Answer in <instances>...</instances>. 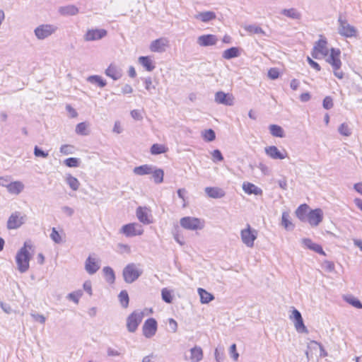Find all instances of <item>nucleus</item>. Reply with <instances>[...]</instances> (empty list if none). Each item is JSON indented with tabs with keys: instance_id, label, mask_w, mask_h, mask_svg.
Masks as SVG:
<instances>
[{
	"instance_id": "nucleus-28",
	"label": "nucleus",
	"mask_w": 362,
	"mask_h": 362,
	"mask_svg": "<svg viewBox=\"0 0 362 362\" xmlns=\"http://www.w3.org/2000/svg\"><path fill=\"white\" fill-rule=\"evenodd\" d=\"M6 187L11 194H18L23 189L24 185L20 181H15L7 185Z\"/></svg>"
},
{
	"instance_id": "nucleus-6",
	"label": "nucleus",
	"mask_w": 362,
	"mask_h": 362,
	"mask_svg": "<svg viewBox=\"0 0 362 362\" xmlns=\"http://www.w3.org/2000/svg\"><path fill=\"white\" fill-rule=\"evenodd\" d=\"M144 317L142 311L134 310L127 317V328L129 332H134L138 329Z\"/></svg>"
},
{
	"instance_id": "nucleus-29",
	"label": "nucleus",
	"mask_w": 362,
	"mask_h": 362,
	"mask_svg": "<svg viewBox=\"0 0 362 362\" xmlns=\"http://www.w3.org/2000/svg\"><path fill=\"white\" fill-rule=\"evenodd\" d=\"M197 292L200 296V301L203 304L209 303L214 299V296L204 288H199Z\"/></svg>"
},
{
	"instance_id": "nucleus-24",
	"label": "nucleus",
	"mask_w": 362,
	"mask_h": 362,
	"mask_svg": "<svg viewBox=\"0 0 362 362\" xmlns=\"http://www.w3.org/2000/svg\"><path fill=\"white\" fill-rule=\"evenodd\" d=\"M311 209L307 204H300L295 211L296 216L302 221H305L308 214Z\"/></svg>"
},
{
	"instance_id": "nucleus-7",
	"label": "nucleus",
	"mask_w": 362,
	"mask_h": 362,
	"mask_svg": "<svg viewBox=\"0 0 362 362\" xmlns=\"http://www.w3.org/2000/svg\"><path fill=\"white\" fill-rule=\"evenodd\" d=\"M26 216L19 211L11 214L7 221V228L9 230L17 229L22 226L25 221Z\"/></svg>"
},
{
	"instance_id": "nucleus-8",
	"label": "nucleus",
	"mask_w": 362,
	"mask_h": 362,
	"mask_svg": "<svg viewBox=\"0 0 362 362\" xmlns=\"http://www.w3.org/2000/svg\"><path fill=\"white\" fill-rule=\"evenodd\" d=\"M257 232L252 229L250 225L241 230L240 235L242 241L249 247L254 246V242L257 238Z\"/></svg>"
},
{
	"instance_id": "nucleus-54",
	"label": "nucleus",
	"mask_w": 362,
	"mask_h": 362,
	"mask_svg": "<svg viewBox=\"0 0 362 362\" xmlns=\"http://www.w3.org/2000/svg\"><path fill=\"white\" fill-rule=\"evenodd\" d=\"M65 164L70 168L78 166L79 161L76 158H69L64 160Z\"/></svg>"
},
{
	"instance_id": "nucleus-64",
	"label": "nucleus",
	"mask_w": 362,
	"mask_h": 362,
	"mask_svg": "<svg viewBox=\"0 0 362 362\" xmlns=\"http://www.w3.org/2000/svg\"><path fill=\"white\" fill-rule=\"evenodd\" d=\"M113 131L117 134L122 132V125L119 122H116L114 125Z\"/></svg>"
},
{
	"instance_id": "nucleus-59",
	"label": "nucleus",
	"mask_w": 362,
	"mask_h": 362,
	"mask_svg": "<svg viewBox=\"0 0 362 362\" xmlns=\"http://www.w3.org/2000/svg\"><path fill=\"white\" fill-rule=\"evenodd\" d=\"M230 354H231L233 358L235 360V361H237L238 359V357H239V354L237 352V350H236V345L235 344H232L230 347Z\"/></svg>"
},
{
	"instance_id": "nucleus-58",
	"label": "nucleus",
	"mask_w": 362,
	"mask_h": 362,
	"mask_svg": "<svg viewBox=\"0 0 362 362\" xmlns=\"http://www.w3.org/2000/svg\"><path fill=\"white\" fill-rule=\"evenodd\" d=\"M34 154L36 157L47 158L48 156L47 153L44 152L43 151L40 149L37 146L35 147Z\"/></svg>"
},
{
	"instance_id": "nucleus-34",
	"label": "nucleus",
	"mask_w": 362,
	"mask_h": 362,
	"mask_svg": "<svg viewBox=\"0 0 362 362\" xmlns=\"http://www.w3.org/2000/svg\"><path fill=\"white\" fill-rule=\"evenodd\" d=\"M240 55V50L238 47H233L226 49L223 52V57L225 59H230L232 58L237 57Z\"/></svg>"
},
{
	"instance_id": "nucleus-63",
	"label": "nucleus",
	"mask_w": 362,
	"mask_h": 362,
	"mask_svg": "<svg viewBox=\"0 0 362 362\" xmlns=\"http://www.w3.org/2000/svg\"><path fill=\"white\" fill-rule=\"evenodd\" d=\"M310 98L309 93H303L300 95V99L302 102H307L310 99Z\"/></svg>"
},
{
	"instance_id": "nucleus-41",
	"label": "nucleus",
	"mask_w": 362,
	"mask_h": 362,
	"mask_svg": "<svg viewBox=\"0 0 362 362\" xmlns=\"http://www.w3.org/2000/svg\"><path fill=\"white\" fill-rule=\"evenodd\" d=\"M161 296L162 299L167 303H171L173 300V295L172 291L168 289L167 288H164L161 291Z\"/></svg>"
},
{
	"instance_id": "nucleus-49",
	"label": "nucleus",
	"mask_w": 362,
	"mask_h": 362,
	"mask_svg": "<svg viewBox=\"0 0 362 362\" xmlns=\"http://www.w3.org/2000/svg\"><path fill=\"white\" fill-rule=\"evenodd\" d=\"M77 134L86 135L87 134V125L85 122L79 123L76 128Z\"/></svg>"
},
{
	"instance_id": "nucleus-31",
	"label": "nucleus",
	"mask_w": 362,
	"mask_h": 362,
	"mask_svg": "<svg viewBox=\"0 0 362 362\" xmlns=\"http://www.w3.org/2000/svg\"><path fill=\"white\" fill-rule=\"evenodd\" d=\"M139 62L148 71H151L154 69L155 65L148 56L139 57Z\"/></svg>"
},
{
	"instance_id": "nucleus-56",
	"label": "nucleus",
	"mask_w": 362,
	"mask_h": 362,
	"mask_svg": "<svg viewBox=\"0 0 362 362\" xmlns=\"http://www.w3.org/2000/svg\"><path fill=\"white\" fill-rule=\"evenodd\" d=\"M185 194H186V190L185 189H179L177 190L178 197L183 202V204H182V207L183 208H185L187 206V201H186Z\"/></svg>"
},
{
	"instance_id": "nucleus-2",
	"label": "nucleus",
	"mask_w": 362,
	"mask_h": 362,
	"mask_svg": "<svg viewBox=\"0 0 362 362\" xmlns=\"http://www.w3.org/2000/svg\"><path fill=\"white\" fill-rule=\"evenodd\" d=\"M329 56L326 59V62L331 65L334 76L341 79L344 78V72L340 70L342 62L341 60V51L338 48H331L329 49Z\"/></svg>"
},
{
	"instance_id": "nucleus-53",
	"label": "nucleus",
	"mask_w": 362,
	"mask_h": 362,
	"mask_svg": "<svg viewBox=\"0 0 362 362\" xmlns=\"http://www.w3.org/2000/svg\"><path fill=\"white\" fill-rule=\"evenodd\" d=\"M82 296V291H77L73 293H71L69 295V298L74 301L75 303H78L79 298Z\"/></svg>"
},
{
	"instance_id": "nucleus-44",
	"label": "nucleus",
	"mask_w": 362,
	"mask_h": 362,
	"mask_svg": "<svg viewBox=\"0 0 362 362\" xmlns=\"http://www.w3.org/2000/svg\"><path fill=\"white\" fill-rule=\"evenodd\" d=\"M88 81L90 83H97L101 88L106 85L105 81L101 76L97 75L89 76Z\"/></svg>"
},
{
	"instance_id": "nucleus-57",
	"label": "nucleus",
	"mask_w": 362,
	"mask_h": 362,
	"mask_svg": "<svg viewBox=\"0 0 362 362\" xmlns=\"http://www.w3.org/2000/svg\"><path fill=\"white\" fill-rule=\"evenodd\" d=\"M306 59L310 66L315 70H316L317 71H320L321 70V66H320V64L317 62H315L311 57H307Z\"/></svg>"
},
{
	"instance_id": "nucleus-46",
	"label": "nucleus",
	"mask_w": 362,
	"mask_h": 362,
	"mask_svg": "<svg viewBox=\"0 0 362 362\" xmlns=\"http://www.w3.org/2000/svg\"><path fill=\"white\" fill-rule=\"evenodd\" d=\"M202 137L206 141H212L215 139L216 134L213 129H209L202 132Z\"/></svg>"
},
{
	"instance_id": "nucleus-22",
	"label": "nucleus",
	"mask_w": 362,
	"mask_h": 362,
	"mask_svg": "<svg viewBox=\"0 0 362 362\" xmlns=\"http://www.w3.org/2000/svg\"><path fill=\"white\" fill-rule=\"evenodd\" d=\"M205 192L209 197L214 199H218L225 196L224 190L218 187H206Z\"/></svg>"
},
{
	"instance_id": "nucleus-33",
	"label": "nucleus",
	"mask_w": 362,
	"mask_h": 362,
	"mask_svg": "<svg viewBox=\"0 0 362 362\" xmlns=\"http://www.w3.org/2000/svg\"><path fill=\"white\" fill-rule=\"evenodd\" d=\"M59 12L64 16H74L78 13V8L74 5H69L60 8Z\"/></svg>"
},
{
	"instance_id": "nucleus-20",
	"label": "nucleus",
	"mask_w": 362,
	"mask_h": 362,
	"mask_svg": "<svg viewBox=\"0 0 362 362\" xmlns=\"http://www.w3.org/2000/svg\"><path fill=\"white\" fill-rule=\"evenodd\" d=\"M217 41V37L212 34L203 35L197 38V42L201 47L215 45Z\"/></svg>"
},
{
	"instance_id": "nucleus-27",
	"label": "nucleus",
	"mask_w": 362,
	"mask_h": 362,
	"mask_svg": "<svg viewBox=\"0 0 362 362\" xmlns=\"http://www.w3.org/2000/svg\"><path fill=\"white\" fill-rule=\"evenodd\" d=\"M203 351L199 346H194L190 349L189 360L192 362H199L203 358Z\"/></svg>"
},
{
	"instance_id": "nucleus-17",
	"label": "nucleus",
	"mask_w": 362,
	"mask_h": 362,
	"mask_svg": "<svg viewBox=\"0 0 362 362\" xmlns=\"http://www.w3.org/2000/svg\"><path fill=\"white\" fill-rule=\"evenodd\" d=\"M266 154L272 159H284L288 157L286 151H280L276 146H269L264 149Z\"/></svg>"
},
{
	"instance_id": "nucleus-18",
	"label": "nucleus",
	"mask_w": 362,
	"mask_h": 362,
	"mask_svg": "<svg viewBox=\"0 0 362 362\" xmlns=\"http://www.w3.org/2000/svg\"><path fill=\"white\" fill-rule=\"evenodd\" d=\"M85 269L90 274H95L100 269L99 260L94 255H89L87 258Z\"/></svg>"
},
{
	"instance_id": "nucleus-43",
	"label": "nucleus",
	"mask_w": 362,
	"mask_h": 362,
	"mask_svg": "<svg viewBox=\"0 0 362 362\" xmlns=\"http://www.w3.org/2000/svg\"><path fill=\"white\" fill-rule=\"evenodd\" d=\"M281 224L286 230L293 228V225L289 220V215L287 212H284L281 217Z\"/></svg>"
},
{
	"instance_id": "nucleus-51",
	"label": "nucleus",
	"mask_w": 362,
	"mask_h": 362,
	"mask_svg": "<svg viewBox=\"0 0 362 362\" xmlns=\"http://www.w3.org/2000/svg\"><path fill=\"white\" fill-rule=\"evenodd\" d=\"M280 73L277 68H270L268 71V77L272 80L279 77Z\"/></svg>"
},
{
	"instance_id": "nucleus-61",
	"label": "nucleus",
	"mask_w": 362,
	"mask_h": 362,
	"mask_svg": "<svg viewBox=\"0 0 362 362\" xmlns=\"http://www.w3.org/2000/svg\"><path fill=\"white\" fill-rule=\"evenodd\" d=\"M168 322H169V325L171 328V329L175 332L177 331V322L173 320V319H169L168 320Z\"/></svg>"
},
{
	"instance_id": "nucleus-32",
	"label": "nucleus",
	"mask_w": 362,
	"mask_h": 362,
	"mask_svg": "<svg viewBox=\"0 0 362 362\" xmlns=\"http://www.w3.org/2000/svg\"><path fill=\"white\" fill-rule=\"evenodd\" d=\"M134 174L137 175H145L151 174L152 167L148 165H142L138 167H135L133 170Z\"/></svg>"
},
{
	"instance_id": "nucleus-55",
	"label": "nucleus",
	"mask_w": 362,
	"mask_h": 362,
	"mask_svg": "<svg viewBox=\"0 0 362 362\" xmlns=\"http://www.w3.org/2000/svg\"><path fill=\"white\" fill-rule=\"evenodd\" d=\"M212 159L214 161H222L223 160V157L221 154V152L216 149L211 152Z\"/></svg>"
},
{
	"instance_id": "nucleus-38",
	"label": "nucleus",
	"mask_w": 362,
	"mask_h": 362,
	"mask_svg": "<svg viewBox=\"0 0 362 362\" xmlns=\"http://www.w3.org/2000/svg\"><path fill=\"white\" fill-rule=\"evenodd\" d=\"M103 273L105 276L106 280L110 283L113 284L115 280V275L113 269L111 267H105L103 268Z\"/></svg>"
},
{
	"instance_id": "nucleus-3",
	"label": "nucleus",
	"mask_w": 362,
	"mask_h": 362,
	"mask_svg": "<svg viewBox=\"0 0 362 362\" xmlns=\"http://www.w3.org/2000/svg\"><path fill=\"white\" fill-rule=\"evenodd\" d=\"M327 45V40L324 35H320L318 40L315 42L312 49V57L316 59H320L327 57L329 52Z\"/></svg>"
},
{
	"instance_id": "nucleus-25",
	"label": "nucleus",
	"mask_w": 362,
	"mask_h": 362,
	"mask_svg": "<svg viewBox=\"0 0 362 362\" xmlns=\"http://www.w3.org/2000/svg\"><path fill=\"white\" fill-rule=\"evenodd\" d=\"M105 74L113 80L119 79L122 74L118 66L115 64H110L105 70Z\"/></svg>"
},
{
	"instance_id": "nucleus-9",
	"label": "nucleus",
	"mask_w": 362,
	"mask_h": 362,
	"mask_svg": "<svg viewBox=\"0 0 362 362\" xmlns=\"http://www.w3.org/2000/svg\"><path fill=\"white\" fill-rule=\"evenodd\" d=\"M339 33L345 37H356L357 30L356 29L345 20L341 18L339 19Z\"/></svg>"
},
{
	"instance_id": "nucleus-42",
	"label": "nucleus",
	"mask_w": 362,
	"mask_h": 362,
	"mask_svg": "<svg viewBox=\"0 0 362 362\" xmlns=\"http://www.w3.org/2000/svg\"><path fill=\"white\" fill-rule=\"evenodd\" d=\"M152 176L156 183H161L163 181L164 172L161 169L152 170Z\"/></svg>"
},
{
	"instance_id": "nucleus-45",
	"label": "nucleus",
	"mask_w": 362,
	"mask_h": 362,
	"mask_svg": "<svg viewBox=\"0 0 362 362\" xmlns=\"http://www.w3.org/2000/svg\"><path fill=\"white\" fill-rule=\"evenodd\" d=\"M245 30L251 34H264V31L262 29L261 27L255 25H249L245 28Z\"/></svg>"
},
{
	"instance_id": "nucleus-4",
	"label": "nucleus",
	"mask_w": 362,
	"mask_h": 362,
	"mask_svg": "<svg viewBox=\"0 0 362 362\" xmlns=\"http://www.w3.org/2000/svg\"><path fill=\"white\" fill-rule=\"evenodd\" d=\"M142 272L139 264L130 263L124 268L122 276L126 283L132 284L139 278Z\"/></svg>"
},
{
	"instance_id": "nucleus-12",
	"label": "nucleus",
	"mask_w": 362,
	"mask_h": 362,
	"mask_svg": "<svg viewBox=\"0 0 362 362\" xmlns=\"http://www.w3.org/2000/svg\"><path fill=\"white\" fill-rule=\"evenodd\" d=\"M57 28L52 25L43 24L37 27L35 30V34L38 39L42 40L54 33Z\"/></svg>"
},
{
	"instance_id": "nucleus-50",
	"label": "nucleus",
	"mask_w": 362,
	"mask_h": 362,
	"mask_svg": "<svg viewBox=\"0 0 362 362\" xmlns=\"http://www.w3.org/2000/svg\"><path fill=\"white\" fill-rule=\"evenodd\" d=\"M50 237L52 240L56 243H59L62 242V237L59 233L56 230L55 228H53L52 230V233L50 234Z\"/></svg>"
},
{
	"instance_id": "nucleus-16",
	"label": "nucleus",
	"mask_w": 362,
	"mask_h": 362,
	"mask_svg": "<svg viewBox=\"0 0 362 362\" xmlns=\"http://www.w3.org/2000/svg\"><path fill=\"white\" fill-rule=\"evenodd\" d=\"M107 35V30L105 29H89L84 35L86 41H94L102 39Z\"/></svg>"
},
{
	"instance_id": "nucleus-11",
	"label": "nucleus",
	"mask_w": 362,
	"mask_h": 362,
	"mask_svg": "<svg viewBox=\"0 0 362 362\" xmlns=\"http://www.w3.org/2000/svg\"><path fill=\"white\" fill-rule=\"evenodd\" d=\"M121 232L127 237H132L142 235L144 230L138 223H132L123 226Z\"/></svg>"
},
{
	"instance_id": "nucleus-5",
	"label": "nucleus",
	"mask_w": 362,
	"mask_h": 362,
	"mask_svg": "<svg viewBox=\"0 0 362 362\" xmlns=\"http://www.w3.org/2000/svg\"><path fill=\"white\" fill-rule=\"evenodd\" d=\"M180 226L186 230H201L204 226V221L192 216H185L180 220Z\"/></svg>"
},
{
	"instance_id": "nucleus-10",
	"label": "nucleus",
	"mask_w": 362,
	"mask_h": 362,
	"mask_svg": "<svg viewBox=\"0 0 362 362\" xmlns=\"http://www.w3.org/2000/svg\"><path fill=\"white\" fill-rule=\"evenodd\" d=\"M157 329V321L154 318L150 317L144 322L142 326V332L146 338H151L156 334Z\"/></svg>"
},
{
	"instance_id": "nucleus-48",
	"label": "nucleus",
	"mask_w": 362,
	"mask_h": 362,
	"mask_svg": "<svg viewBox=\"0 0 362 362\" xmlns=\"http://www.w3.org/2000/svg\"><path fill=\"white\" fill-rule=\"evenodd\" d=\"M345 299H346V301L347 303H349V304H351L352 306H354L356 308H358V309L362 308V303L357 298H356L354 297L349 296V297H346Z\"/></svg>"
},
{
	"instance_id": "nucleus-37",
	"label": "nucleus",
	"mask_w": 362,
	"mask_h": 362,
	"mask_svg": "<svg viewBox=\"0 0 362 362\" xmlns=\"http://www.w3.org/2000/svg\"><path fill=\"white\" fill-rule=\"evenodd\" d=\"M281 13L284 16L293 19H299L300 18V13L293 8L284 9Z\"/></svg>"
},
{
	"instance_id": "nucleus-35",
	"label": "nucleus",
	"mask_w": 362,
	"mask_h": 362,
	"mask_svg": "<svg viewBox=\"0 0 362 362\" xmlns=\"http://www.w3.org/2000/svg\"><path fill=\"white\" fill-rule=\"evenodd\" d=\"M118 299L120 305L124 308H127L129 303V297L126 290L122 291L118 295Z\"/></svg>"
},
{
	"instance_id": "nucleus-1",
	"label": "nucleus",
	"mask_w": 362,
	"mask_h": 362,
	"mask_svg": "<svg viewBox=\"0 0 362 362\" xmlns=\"http://www.w3.org/2000/svg\"><path fill=\"white\" fill-rule=\"evenodd\" d=\"M33 247L30 242H25L24 245L17 252L16 256V261L18 269L21 272H25L29 269V262L30 259V255L29 250Z\"/></svg>"
},
{
	"instance_id": "nucleus-47",
	"label": "nucleus",
	"mask_w": 362,
	"mask_h": 362,
	"mask_svg": "<svg viewBox=\"0 0 362 362\" xmlns=\"http://www.w3.org/2000/svg\"><path fill=\"white\" fill-rule=\"evenodd\" d=\"M339 132L344 136H349L351 134V129L346 123H342L339 129Z\"/></svg>"
},
{
	"instance_id": "nucleus-14",
	"label": "nucleus",
	"mask_w": 362,
	"mask_h": 362,
	"mask_svg": "<svg viewBox=\"0 0 362 362\" xmlns=\"http://www.w3.org/2000/svg\"><path fill=\"white\" fill-rule=\"evenodd\" d=\"M136 216L139 221L144 224H150L153 222L150 209L146 206H139L136 209Z\"/></svg>"
},
{
	"instance_id": "nucleus-39",
	"label": "nucleus",
	"mask_w": 362,
	"mask_h": 362,
	"mask_svg": "<svg viewBox=\"0 0 362 362\" xmlns=\"http://www.w3.org/2000/svg\"><path fill=\"white\" fill-rule=\"evenodd\" d=\"M269 130L272 136L276 137H283L284 136V130L283 129L276 124H271L269 126Z\"/></svg>"
},
{
	"instance_id": "nucleus-19",
	"label": "nucleus",
	"mask_w": 362,
	"mask_h": 362,
	"mask_svg": "<svg viewBox=\"0 0 362 362\" xmlns=\"http://www.w3.org/2000/svg\"><path fill=\"white\" fill-rule=\"evenodd\" d=\"M234 97L230 93H226L223 91H218L215 94V101L218 104L225 105H232L233 104Z\"/></svg>"
},
{
	"instance_id": "nucleus-15",
	"label": "nucleus",
	"mask_w": 362,
	"mask_h": 362,
	"mask_svg": "<svg viewBox=\"0 0 362 362\" xmlns=\"http://www.w3.org/2000/svg\"><path fill=\"white\" fill-rule=\"evenodd\" d=\"M168 46L169 40L166 37H160L152 41L149 48L153 52H163Z\"/></svg>"
},
{
	"instance_id": "nucleus-23",
	"label": "nucleus",
	"mask_w": 362,
	"mask_h": 362,
	"mask_svg": "<svg viewBox=\"0 0 362 362\" xmlns=\"http://www.w3.org/2000/svg\"><path fill=\"white\" fill-rule=\"evenodd\" d=\"M302 243L307 248L313 250L318 254L325 255V253L321 245L313 243L312 240L309 238H304L303 239Z\"/></svg>"
},
{
	"instance_id": "nucleus-52",
	"label": "nucleus",
	"mask_w": 362,
	"mask_h": 362,
	"mask_svg": "<svg viewBox=\"0 0 362 362\" xmlns=\"http://www.w3.org/2000/svg\"><path fill=\"white\" fill-rule=\"evenodd\" d=\"M322 105L323 107L326 110L331 109L334 105L332 97L326 96L323 100Z\"/></svg>"
},
{
	"instance_id": "nucleus-26",
	"label": "nucleus",
	"mask_w": 362,
	"mask_h": 362,
	"mask_svg": "<svg viewBox=\"0 0 362 362\" xmlns=\"http://www.w3.org/2000/svg\"><path fill=\"white\" fill-rule=\"evenodd\" d=\"M243 189L244 192L248 194H254L255 195H260L262 194V190L260 188L248 182L243 184Z\"/></svg>"
},
{
	"instance_id": "nucleus-62",
	"label": "nucleus",
	"mask_w": 362,
	"mask_h": 362,
	"mask_svg": "<svg viewBox=\"0 0 362 362\" xmlns=\"http://www.w3.org/2000/svg\"><path fill=\"white\" fill-rule=\"evenodd\" d=\"M290 86L292 90H297L299 87V81L296 78L292 79L290 83Z\"/></svg>"
},
{
	"instance_id": "nucleus-13",
	"label": "nucleus",
	"mask_w": 362,
	"mask_h": 362,
	"mask_svg": "<svg viewBox=\"0 0 362 362\" xmlns=\"http://www.w3.org/2000/svg\"><path fill=\"white\" fill-rule=\"evenodd\" d=\"M323 219V212L320 209H311L305 221H308L312 226H318Z\"/></svg>"
},
{
	"instance_id": "nucleus-36",
	"label": "nucleus",
	"mask_w": 362,
	"mask_h": 362,
	"mask_svg": "<svg viewBox=\"0 0 362 362\" xmlns=\"http://www.w3.org/2000/svg\"><path fill=\"white\" fill-rule=\"evenodd\" d=\"M168 148L164 144H154L151 147V153L153 155H158L166 153Z\"/></svg>"
},
{
	"instance_id": "nucleus-21",
	"label": "nucleus",
	"mask_w": 362,
	"mask_h": 362,
	"mask_svg": "<svg viewBox=\"0 0 362 362\" xmlns=\"http://www.w3.org/2000/svg\"><path fill=\"white\" fill-rule=\"evenodd\" d=\"M292 318L294 321V325L297 331L301 332H306L307 329L304 325L303 320L300 312L296 309L293 310Z\"/></svg>"
},
{
	"instance_id": "nucleus-40",
	"label": "nucleus",
	"mask_w": 362,
	"mask_h": 362,
	"mask_svg": "<svg viewBox=\"0 0 362 362\" xmlns=\"http://www.w3.org/2000/svg\"><path fill=\"white\" fill-rule=\"evenodd\" d=\"M66 182L74 191L78 189L80 182L76 177H73L72 175H69L66 177Z\"/></svg>"
},
{
	"instance_id": "nucleus-30",
	"label": "nucleus",
	"mask_w": 362,
	"mask_h": 362,
	"mask_svg": "<svg viewBox=\"0 0 362 362\" xmlns=\"http://www.w3.org/2000/svg\"><path fill=\"white\" fill-rule=\"evenodd\" d=\"M197 19L200 20L203 23H207L216 18V13L213 11H204L199 13L195 16Z\"/></svg>"
},
{
	"instance_id": "nucleus-60",
	"label": "nucleus",
	"mask_w": 362,
	"mask_h": 362,
	"mask_svg": "<svg viewBox=\"0 0 362 362\" xmlns=\"http://www.w3.org/2000/svg\"><path fill=\"white\" fill-rule=\"evenodd\" d=\"M83 289L88 293L90 295L92 293V286L91 282L88 281L83 284Z\"/></svg>"
}]
</instances>
